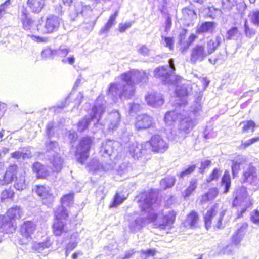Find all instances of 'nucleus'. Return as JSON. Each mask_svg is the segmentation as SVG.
<instances>
[{"label": "nucleus", "mask_w": 259, "mask_h": 259, "mask_svg": "<svg viewBox=\"0 0 259 259\" xmlns=\"http://www.w3.org/2000/svg\"><path fill=\"white\" fill-rule=\"evenodd\" d=\"M148 79L144 71L132 70L124 72L116 78V82L112 83L108 90V95L116 102L117 97L120 99H129L135 94V85L145 82Z\"/></svg>", "instance_id": "nucleus-1"}, {"label": "nucleus", "mask_w": 259, "mask_h": 259, "mask_svg": "<svg viewBox=\"0 0 259 259\" xmlns=\"http://www.w3.org/2000/svg\"><path fill=\"white\" fill-rule=\"evenodd\" d=\"M202 97V95L200 92L194 104L191 107V113L188 114L187 112L183 110L182 114L180 115L179 130L184 135L190 133L195 124L192 116H195L201 111Z\"/></svg>", "instance_id": "nucleus-2"}, {"label": "nucleus", "mask_w": 259, "mask_h": 259, "mask_svg": "<svg viewBox=\"0 0 259 259\" xmlns=\"http://www.w3.org/2000/svg\"><path fill=\"white\" fill-rule=\"evenodd\" d=\"M168 65L157 68L154 71V75L156 77L161 78L162 81L165 84L177 83V81L181 79V77L173 74L175 70L174 60H169Z\"/></svg>", "instance_id": "nucleus-3"}, {"label": "nucleus", "mask_w": 259, "mask_h": 259, "mask_svg": "<svg viewBox=\"0 0 259 259\" xmlns=\"http://www.w3.org/2000/svg\"><path fill=\"white\" fill-rule=\"evenodd\" d=\"M103 98V96L98 97L96 101L95 105L92 109L93 114L90 115L88 118L85 117L79 122L78 130L80 132H82L86 129L91 121H94L95 124L99 122L105 109L102 103Z\"/></svg>", "instance_id": "nucleus-4"}, {"label": "nucleus", "mask_w": 259, "mask_h": 259, "mask_svg": "<svg viewBox=\"0 0 259 259\" xmlns=\"http://www.w3.org/2000/svg\"><path fill=\"white\" fill-rule=\"evenodd\" d=\"M154 194L151 192H144L140 195L139 205L142 210L147 212L145 222H154L157 218V215L153 212L152 205L154 201Z\"/></svg>", "instance_id": "nucleus-5"}, {"label": "nucleus", "mask_w": 259, "mask_h": 259, "mask_svg": "<svg viewBox=\"0 0 259 259\" xmlns=\"http://www.w3.org/2000/svg\"><path fill=\"white\" fill-rule=\"evenodd\" d=\"M73 199V194L69 193L64 195L61 199L62 205L56 208L54 210L55 222L52 227H64L65 221L68 217L67 209L63 206L68 205Z\"/></svg>", "instance_id": "nucleus-6"}, {"label": "nucleus", "mask_w": 259, "mask_h": 259, "mask_svg": "<svg viewBox=\"0 0 259 259\" xmlns=\"http://www.w3.org/2000/svg\"><path fill=\"white\" fill-rule=\"evenodd\" d=\"M64 4L70 6L69 16L72 20H75L79 16L86 17L92 12L89 6L84 5L82 2H77L74 5H71L73 0H63Z\"/></svg>", "instance_id": "nucleus-7"}, {"label": "nucleus", "mask_w": 259, "mask_h": 259, "mask_svg": "<svg viewBox=\"0 0 259 259\" xmlns=\"http://www.w3.org/2000/svg\"><path fill=\"white\" fill-rule=\"evenodd\" d=\"M23 210L20 206H15L8 209L7 217L0 215V227L5 225L13 227V221L19 219L22 216Z\"/></svg>", "instance_id": "nucleus-8"}, {"label": "nucleus", "mask_w": 259, "mask_h": 259, "mask_svg": "<svg viewBox=\"0 0 259 259\" xmlns=\"http://www.w3.org/2000/svg\"><path fill=\"white\" fill-rule=\"evenodd\" d=\"M233 204L234 206L239 204L245 207L241 209V213L245 211L247 207L252 205V202L248 197L245 187L241 186L236 189Z\"/></svg>", "instance_id": "nucleus-9"}, {"label": "nucleus", "mask_w": 259, "mask_h": 259, "mask_svg": "<svg viewBox=\"0 0 259 259\" xmlns=\"http://www.w3.org/2000/svg\"><path fill=\"white\" fill-rule=\"evenodd\" d=\"M91 143V139L89 137H85L82 139L77 146L75 156L77 161L80 163H84L88 158Z\"/></svg>", "instance_id": "nucleus-10"}, {"label": "nucleus", "mask_w": 259, "mask_h": 259, "mask_svg": "<svg viewBox=\"0 0 259 259\" xmlns=\"http://www.w3.org/2000/svg\"><path fill=\"white\" fill-rule=\"evenodd\" d=\"M60 24V19L54 15H50L47 17L42 28L37 25V29L43 34H49L58 30Z\"/></svg>", "instance_id": "nucleus-11"}, {"label": "nucleus", "mask_w": 259, "mask_h": 259, "mask_svg": "<svg viewBox=\"0 0 259 259\" xmlns=\"http://www.w3.org/2000/svg\"><path fill=\"white\" fill-rule=\"evenodd\" d=\"M182 79L181 77V79L177 81V83H175L174 84L177 85L176 94L177 102L176 104L180 107V109L184 108L187 103L186 97L190 93L191 89V87L188 84H183L182 86L178 85V84Z\"/></svg>", "instance_id": "nucleus-12"}, {"label": "nucleus", "mask_w": 259, "mask_h": 259, "mask_svg": "<svg viewBox=\"0 0 259 259\" xmlns=\"http://www.w3.org/2000/svg\"><path fill=\"white\" fill-rule=\"evenodd\" d=\"M243 180L244 182L259 187V174L256 168L251 164H247L244 167Z\"/></svg>", "instance_id": "nucleus-13"}, {"label": "nucleus", "mask_w": 259, "mask_h": 259, "mask_svg": "<svg viewBox=\"0 0 259 259\" xmlns=\"http://www.w3.org/2000/svg\"><path fill=\"white\" fill-rule=\"evenodd\" d=\"M150 149V144L148 142L139 144L134 142L130 144L129 152L134 159H138L144 155Z\"/></svg>", "instance_id": "nucleus-14"}, {"label": "nucleus", "mask_w": 259, "mask_h": 259, "mask_svg": "<svg viewBox=\"0 0 259 259\" xmlns=\"http://www.w3.org/2000/svg\"><path fill=\"white\" fill-rule=\"evenodd\" d=\"M18 19L21 24L22 28L25 30H31L33 28L34 21L25 7H22L20 8L18 12Z\"/></svg>", "instance_id": "nucleus-15"}, {"label": "nucleus", "mask_w": 259, "mask_h": 259, "mask_svg": "<svg viewBox=\"0 0 259 259\" xmlns=\"http://www.w3.org/2000/svg\"><path fill=\"white\" fill-rule=\"evenodd\" d=\"M150 148L153 152L156 153H164L168 148V144L160 136H153L149 142Z\"/></svg>", "instance_id": "nucleus-16"}, {"label": "nucleus", "mask_w": 259, "mask_h": 259, "mask_svg": "<svg viewBox=\"0 0 259 259\" xmlns=\"http://www.w3.org/2000/svg\"><path fill=\"white\" fill-rule=\"evenodd\" d=\"M205 48V45H197L192 48L190 56V61L192 63L202 62L207 57L208 54Z\"/></svg>", "instance_id": "nucleus-17"}, {"label": "nucleus", "mask_w": 259, "mask_h": 259, "mask_svg": "<svg viewBox=\"0 0 259 259\" xmlns=\"http://www.w3.org/2000/svg\"><path fill=\"white\" fill-rule=\"evenodd\" d=\"M145 100L148 105L154 108L159 107L164 103L162 95L157 92L148 93L145 97Z\"/></svg>", "instance_id": "nucleus-18"}, {"label": "nucleus", "mask_w": 259, "mask_h": 259, "mask_svg": "<svg viewBox=\"0 0 259 259\" xmlns=\"http://www.w3.org/2000/svg\"><path fill=\"white\" fill-rule=\"evenodd\" d=\"M118 145V142L116 141H105L102 143L100 153L101 155L104 157L110 156L115 149V147H117Z\"/></svg>", "instance_id": "nucleus-19"}, {"label": "nucleus", "mask_w": 259, "mask_h": 259, "mask_svg": "<svg viewBox=\"0 0 259 259\" xmlns=\"http://www.w3.org/2000/svg\"><path fill=\"white\" fill-rule=\"evenodd\" d=\"M153 120L151 117L147 115H141L137 117L135 127L137 130L146 129L152 126Z\"/></svg>", "instance_id": "nucleus-20"}, {"label": "nucleus", "mask_w": 259, "mask_h": 259, "mask_svg": "<svg viewBox=\"0 0 259 259\" xmlns=\"http://www.w3.org/2000/svg\"><path fill=\"white\" fill-rule=\"evenodd\" d=\"M34 190L38 196L42 198L43 200L48 199L50 203L53 202L54 197L49 187L42 185L36 186Z\"/></svg>", "instance_id": "nucleus-21"}, {"label": "nucleus", "mask_w": 259, "mask_h": 259, "mask_svg": "<svg viewBox=\"0 0 259 259\" xmlns=\"http://www.w3.org/2000/svg\"><path fill=\"white\" fill-rule=\"evenodd\" d=\"M17 166L16 165H12L10 166L7 169L6 173L3 177V179L0 180V185H4L11 183L13 180L14 177L18 175L17 171Z\"/></svg>", "instance_id": "nucleus-22"}, {"label": "nucleus", "mask_w": 259, "mask_h": 259, "mask_svg": "<svg viewBox=\"0 0 259 259\" xmlns=\"http://www.w3.org/2000/svg\"><path fill=\"white\" fill-rule=\"evenodd\" d=\"M108 128L110 131L116 130L120 123V115L118 111L111 113L108 116Z\"/></svg>", "instance_id": "nucleus-23"}, {"label": "nucleus", "mask_w": 259, "mask_h": 259, "mask_svg": "<svg viewBox=\"0 0 259 259\" xmlns=\"http://www.w3.org/2000/svg\"><path fill=\"white\" fill-rule=\"evenodd\" d=\"M182 12L183 18L184 20L188 21L186 24L188 26L192 23V21L197 19L196 13L191 6L183 8Z\"/></svg>", "instance_id": "nucleus-24"}, {"label": "nucleus", "mask_w": 259, "mask_h": 259, "mask_svg": "<svg viewBox=\"0 0 259 259\" xmlns=\"http://www.w3.org/2000/svg\"><path fill=\"white\" fill-rule=\"evenodd\" d=\"M45 2L46 0H27V5L33 13H39L45 6Z\"/></svg>", "instance_id": "nucleus-25"}, {"label": "nucleus", "mask_w": 259, "mask_h": 259, "mask_svg": "<svg viewBox=\"0 0 259 259\" xmlns=\"http://www.w3.org/2000/svg\"><path fill=\"white\" fill-rule=\"evenodd\" d=\"M25 172L24 170L19 171L14 183V187L19 191H22L26 188L25 183Z\"/></svg>", "instance_id": "nucleus-26"}, {"label": "nucleus", "mask_w": 259, "mask_h": 259, "mask_svg": "<svg viewBox=\"0 0 259 259\" xmlns=\"http://www.w3.org/2000/svg\"><path fill=\"white\" fill-rule=\"evenodd\" d=\"M221 42L222 37L220 36H217L207 41L206 50L208 55L215 52L217 49L220 46Z\"/></svg>", "instance_id": "nucleus-27"}, {"label": "nucleus", "mask_w": 259, "mask_h": 259, "mask_svg": "<svg viewBox=\"0 0 259 259\" xmlns=\"http://www.w3.org/2000/svg\"><path fill=\"white\" fill-rule=\"evenodd\" d=\"M215 28V24L212 22H205L197 27L196 32L198 34L212 33Z\"/></svg>", "instance_id": "nucleus-28"}, {"label": "nucleus", "mask_w": 259, "mask_h": 259, "mask_svg": "<svg viewBox=\"0 0 259 259\" xmlns=\"http://www.w3.org/2000/svg\"><path fill=\"white\" fill-rule=\"evenodd\" d=\"M182 113H178V110L168 111L166 112L164 116V121L167 125H172L178 119L180 120V115Z\"/></svg>", "instance_id": "nucleus-29"}, {"label": "nucleus", "mask_w": 259, "mask_h": 259, "mask_svg": "<svg viewBox=\"0 0 259 259\" xmlns=\"http://www.w3.org/2000/svg\"><path fill=\"white\" fill-rule=\"evenodd\" d=\"M33 170L38 178H45L49 175L47 168L40 163L35 162L33 165Z\"/></svg>", "instance_id": "nucleus-30"}, {"label": "nucleus", "mask_w": 259, "mask_h": 259, "mask_svg": "<svg viewBox=\"0 0 259 259\" xmlns=\"http://www.w3.org/2000/svg\"><path fill=\"white\" fill-rule=\"evenodd\" d=\"M50 163L52 165L53 171L58 172L62 168L63 160L58 154L49 157Z\"/></svg>", "instance_id": "nucleus-31"}, {"label": "nucleus", "mask_w": 259, "mask_h": 259, "mask_svg": "<svg viewBox=\"0 0 259 259\" xmlns=\"http://www.w3.org/2000/svg\"><path fill=\"white\" fill-rule=\"evenodd\" d=\"M245 234L244 228H240L234 233L232 237V242L234 245L238 246Z\"/></svg>", "instance_id": "nucleus-32"}, {"label": "nucleus", "mask_w": 259, "mask_h": 259, "mask_svg": "<svg viewBox=\"0 0 259 259\" xmlns=\"http://www.w3.org/2000/svg\"><path fill=\"white\" fill-rule=\"evenodd\" d=\"M118 14V11H116L110 17L108 22L100 30V34H102L109 31L110 29L115 24V20Z\"/></svg>", "instance_id": "nucleus-33"}, {"label": "nucleus", "mask_w": 259, "mask_h": 259, "mask_svg": "<svg viewBox=\"0 0 259 259\" xmlns=\"http://www.w3.org/2000/svg\"><path fill=\"white\" fill-rule=\"evenodd\" d=\"M234 244L232 242L229 244H225L224 243H220L218 245L219 250L218 253L220 254H231L234 249Z\"/></svg>", "instance_id": "nucleus-34"}, {"label": "nucleus", "mask_w": 259, "mask_h": 259, "mask_svg": "<svg viewBox=\"0 0 259 259\" xmlns=\"http://www.w3.org/2000/svg\"><path fill=\"white\" fill-rule=\"evenodd\" d=\"M47 153L48 156L50 157L54 155H56L57 151L59 150L58 143L56 142H50L46 144Z\"/></svg>", "instance_id": "nucleus-35"}, {"label": "nucleus", "mask_w": 259, "mask_h": 259, "mask_svg": "<svg viewBox=\"0 0 259 259\" xmlns=\"http://www.w3.org/2000/svg\"><path fill=\"white\" fill-rule=\"evenodd\" d=\"M219 193L217 188H211L209 191L202 196L201 202H206L207 201L214 199L218 195Z\"/></svg>", "instance_id": "nucleus-36"}, {"label": "nucleus", "mask_w": 259, "mask_h": 259, "mask_svg": "<svg viewBox=\"0 0 259 259\" xmlns=\"http://www.w3.org/2000/svg\"><path fill=\"white\" fill-rule=\"evenodd\" d=\"M221 183L222 186H225L224 193H227L231 186V178L229 171L226 170L222 178Z\"/></svg>", "instance_id": "nucleus-37"}, {"label": "nucleus", "mask_w": 259, "mask_h": 259, "mask_svg": "<svg viewBox=\"0 0 259 259\" xmlns=\"http://www.w3.org/2000/svg\"><path fill=\"white\" fill-rule=\"evenodd\" d=\"M176 213L174 211H170L168 214H165L163 216V222L161 224H160V226H169L173 224L175 220Z\"/></svg>", "instance_id": "nucleus-38"}, {"label": "nucleus", "mask_w": 259, "mask_h": 259, "mask_svg": "<svg viewBox=\"0 0 259 259\" xmlns=\"http://www.w3.org/2000/svg\"><path fill=\"white\" fill-rule=\"evenodd\" d=\"M243 161L244 158L242 157H239L236 160L232 161V172L234 177L238 174Z\"/></svg>", "instance_id": "nucleus-39"}, {"label": "nucleus", "mask_w": 259, "mask_h": 259, "mask_svg": "<svg viewBox=\"0 0 259 259\" xmlns=\"http://www.w3.org/2000/svg\"><path fill=\"white\" fill-rule=\"evenodd\" d=\"M175 183V178L174 177H168L161 180L160 185L161 188L165 189L171 187Z\"/></svg>", "instance_id": "nucleus-40"}, {"label": "nucleus", "mask_w": 259, "mask_h": 259, "mask_svg": "<svg viewBox=\"0 0 259 259\" xmlns=\"http://www.w3.org/2000/svg\"><path fill=\"white\" fill-rule=\"evenodd\" d=\"M197 186V182L196 179L192 180L190 183L189 186L183 193L184 197H189L191 193L195 190Z\"/></svg>", "instance_id": "nucleus-41"}, {"label": "nucleus", "mask_w": 259, "mask_h": 259, "mask_svg": "<svg viewBox=\"0 0 259 259\" xmlns=\"http://www.w3.org/2000/svg\"><path fill=\"white\" fill-rule=\"evenodd\" d=\"M91 171L96 173L102 169V166L99 163L96 159H93L88 165Z\"/></svg>", "instance_id": "nucleus-42"}, {"label": "nucleus", "mask_w": 259, "mask_h": 259, "mask_svg": "<svg viewBox=\"0 0 259 259\" xmlns=\"http://www.w3.org/2000/svg\"><path fill=\"white\" fill-rule=\"evenodd\" d=\"M198 221V215L196 212H192L187 218L186 223L191 227H193Z\"/></svg>", "instance_id": "nucleus-43"}, {"label": "nucleus", "mask_w": 259, "mask_h": 259, "mask_svg": "<svg viewBox=\"0 0 259 259\" xmlns=\"http://www.w3.org/2000/svg\"><path fill=\"white\" fill-rule=\"evenodd\" d=\"M119 137L123 143H126L130 141L131 134L125 128H123L118 134Z\"/></svg>", "instance_id": "nucleus-44"}, {"label": "nucleus", "mask_w": 259, "mask_h": 259, "mask_svg": "<svg viewBox=\"0 0 259 259\" xmlns=\"http://www.w3.org/2000/svg\"><path fill=\"white\" fill-rule=\"evenodd\" d=\"M55 51L49 48H46L41 52V57L44 59L52 58L55 55Z\"/></svg>", "instance_id": "nucleus-45"}, {"label": "nucleus", "mask_w": 259, "mask_h": 259, "mask_svg": "<svg viewBox=\"0 0 259 259\" xmlns=\"http://www.w3.org/2000/svg\"><path fill=\"white\" fill-rule=\"evenodd\" d=\"M34 228H20V232L23 237L27 239L31 238V234L34 231Z\"/></svg>", "instance_id": "nucleus-46"}, {"label": "nucleus", "mask_w": 259, "mask_h": 259, "mask_svg": "<svg viewBox=\"0 0 259 259\" xmlns=\"http://www.w3.org/2000/svg\"><path fill=\"white\" fill-rule=\"evenodd\" d=\"M237 0H222V7L224 9L229 10L237 4Z\"/></svg>", "instance_id": "nucleus-47"}, {"label": "nucleus", "mask_w": 259, "mask_h": 259, "mask_svg": "<svg viewBox=\"0 0 259 259\" xmlns=\"http://www.w3.org/2000/svg\"><path fill=\"white\" fill-rule=\"evenodd\" d=\"M244 126L242 128L243 132H248L249 130H251L252 132L254 131L255 123L252 120L244 121L243 122Z\"/></svg>", "instance_id": "nucleus-48"}, {"label": "nucleus", "mask_w": 259, "mask_h": 259, "mask_svg": "<svg viewBox=\"0 0 259 259\" xmlns=\"http://www.w3.org/2000/svg\"><path fill=\"white\" fill-rule=\"evenodd\" d=\"M14 194V192L11 188L5 189L1 194V200L4 201L7 198H12Z\"/></svg>", "instance_id": "nucleus-49"}, {"label": "nucleus", "mask_w": 259, "mask_h": 259, "mask_svg": "<svg viewBox=\"0 0 259 259\" xmlns=\"http://www.w3.org/2000/svg\"><path fill=\"white\" fill-rule=\"evenodd\" d=\"M239 35L238 29L236 27H232L227 32V38L229 39H236Z\"/></svg>", "instance_id": "nucleus-50"}, {"label": "nucleus", "mask_w": 259, "mask_h": 259, "mask_svg": "<svg viewBox=\"0 0 259 259\" xmlns=\"http://www.w3.org/2000/svg\"><path fill=\"white\" fill-rule=\"evenodd\" d=\"M215 214V210L214 208H212L210 210L207 211L204 216L205 227H208V226L210 225L211 219Z\"/></svg>", "instance_id": "nucleus-51"}, {"label": "nucleus", "mask_w": 259, "mask_h": 259, "mask_svg": "<svg viewBox=\"0 0 259 259\" xmlns=\"http://www.w3.org/2000/svg\"><path fill=\"white\" fill-rule=\"evenodd\" d=\"M221 174L220 169L214 168L210 176L207 179V182L210 183L213 180H218Z\"/></svg>", "instance_id": "nucleus-52"}, {"label": "nucleus", "mask_w": 259, "mask_h": 259, "mask_svg": "<svg viewBox=\"0 0 259 259\" xmlns=\"http://www.w3.org/2000/svg\"><path fill=\"white\" fill-rule=\"evenodd\" d=\"M69 52L70 50L68 48L64 46H61L58 50H55V55H57L58 56L63 57L64 58L65 57L67 56V55L69 53Z\"/></svg>", "instance_id": "nucleus-53"}, {"label": "nucleus", "mask_w": 259, "mask_h": 259, "mask_svg": "<svg viewBox=\"0 0 259 259\" xmlns=\"http://www.w3.org/2000/svg\"><path fill=\"white\" fill-rule=\"evenodd\" d=\"M162 40L165 47H168L171 51L173 50L174 40L172 37L162 36Z\"/></svg>", "instance_id": "nucleus-54"}, {"label": "nucleus", "mask_w": 259, "mask_h": 259, "mask_svg": "<svg viewBox=\"0 0 259 259\" xmlns=\"http://www.w3.org/2000/svg\"><path fill=\"white\" fill-rule=\"evenodd\" d=\"M195 168L196 167L195 165L190 166L185 170L182 171L179 174H178V176L180 178H183L193 172L195 169Z\"/></svg>", "instance_id": "nucleus-55"}, {"label": "nucleus", "mask_w": 259, "mask_h": 259, "mask_svg": "<svg viewBox=\"0 0 259 259\" xmlns=\"http://www.w3.org/2000/svg\"><path fill=\"white\" fill-rule=\"evenodd\" d=\"M251 21L255 25H259V11H253L250 14Z\"/></svg>", "instance_id": "nucleus-56"}, {"label": "nucleus", "mask_w": 259, "mask_h": 259, "mask_svg": "<svg viewBox=\"0 0 259 259\" xmlns=\"http://www.w3.org/2000/svg\"><path fill=\"white\" fill-rule=\"evenodd\" d=\"M10 5L9 1H7L0 5V20L6 13L8 7Z\"/></svg>", "instance_id": "nucleus-57"}, {"label": "nucleus", "mask_w": 259, "mask_h": 259, "mask_svg": "<svg viewBox=\"0 0 259 259\" xmlns=\"http://www.w3.org/2000/svg\"><path fill=\"white\" fill-rule=\"evenodd\" d=\"M156 250L154 249H149L146 250H142L141 253L145 259L148 258L149 256H153L156 254Z\"/></svg>", "instance_id": "nucleus-58"}, {"label": "nucleus", "mask_w": 259, "mask_h": 259, "mask_svg": "<svg viewBox=\"0 0 259 259\" xmlns=\"http://www.w3.org/2000/svg\"><path fill=\"white\" fill-rule=\"evenodd\" d=\"M125 199V198L120 197L118 193L115 196L114 200L111 205L112 207H116L117 206L121 204L123 201Z\"/></svg>", "instance_id": "nucleus-59"}, {"label": "nucleus", "mask_w": 259, "mask_h": 259, "mask_svg": "<svg viewBox=\"0 0 259 259\" xmlns=\"http://www.w3.org/2000/svg\"><path fill=\"white\" fill-rule=\"evenodd\" d=\"M220 14V10L214 8V7H209L208 8V15L212 18H215Z\"/></svg>", "instance_id": "nucleus-60"}, {"label": "nucleus", "mask_w": 259, "mask_h": 259, "mask_svg": "<svg viewBox=\"0 0 259 259\" xmlns=\"http://www.w3.org/2000/svg\"><path fill=\"white\" fill-rule=\"evenodd\" d=\"M77 242L76 241H70L66 248V255L68 256L70 252L73 250L77 246Z\"/></svg>", "instance_id": "nucleus-61"}, {"label": "nucleus", "mask_w": 259, "mask_h": 259, "mask_svg": "<svg viewBox=\"0 0 259 259\" xmlns=\"http://www.w3.org/2000/svg\"><path fill=\"white\" fill-rule=\"evenodd\" d=\"M138 52L141 55L146 56L149 54L150 50L145 45L139 46L138 48Z\"/></svg>", "instance_id": "nucleus-62"}, {"label": "nucleus", "mask_w": 259, "mask_h": 259, "mask_svg": "<svg viewBox=\"0 0 259 259\" xmlns=\"http://www.w3.org/2000/svg\"><path fill=\"white\" fill-rule=\"evenodd\" d=\"M31 39L37 43L47 42L49 40V38L46 37H41L39 36H35V35H31L30 36Z\"/></svg>", "instance_id": "nucleus-63"}, {"label": "nucleus", "mask_w": 259, "mask_h": 259, "mask_svg": "<svg viewBox=\"0 0 259 259\" xmlns=\"http://www.w3.org/2000/svg\"><path fill=\"white\" fill-rule=\"evenodd\" d=\"M250 219L253 223L259 224V208L251 212Z\"/></svg>", "instance_id": "nucleus-64"}]
</instances>
